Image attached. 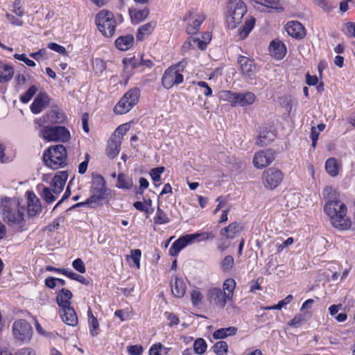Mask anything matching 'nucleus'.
Listing matches in <instances>:
<instances>
[{
  "label": "nucleus",
  "instance_id": "f257e3e1",
  "mask_svg": "<svg viewBox=\"0 0 355 355\" xmlns=\"http://www.w3.org/2000/svg\"><path fill=\"white\" fill-rule=\"evenodd\" d=\"M322 195L326 201L324 211L329 216L333 226L340 230L349 229L351 220L347 216V208L340 200L339 193L332 187L327 186L324 189Z\"/></svg>",
  "mask_w": 355,
  "mask_h": 355
},
{
  "label": "nucleus",
  "instance_id": "f03ea898",
  "mask_svg": "<svg viewBox=\"0 0 355 355\" xmlns=\"http://www.w3.org/2000/svg\"><path fill=\"white\" fill-rule=\"evenodd\" d=\"M24 213L25 203L23 200L6 197L0 201V214L3 221L20 232L27 230Z\"/></svg>",
  "mask_w": 355,
  "mask_h": 355
},
{
  "label": "nucleus",
  "instance_id": "7ed1b4c3",
  "mask_svg": "<svg viewBox=\"0 0 355 355\" xmlns=\"http://www.w3.org/2000/svg\"><path fill=\"white\" fill-rule=\"evenodd\" d=\"M123 21L122 15L114 13L108 10H100L95 17V24L101 34L107 38L112 37L118 25Z\"/></svg>",
  "mask_w": 355,
  "mask_h": 355
},
{
  "label": "nucleus",
  "instance_id": "20e7f679",
  "mask_svg": "<svg viewBox=\"0 0 355 355\" xmlns=\"http://www.w3.org/2000/svg\"><path fill=\"white\" fill-rule=\"evenodd\" d=\"M188 64V59L183 58L166 68L162 77V86L166 89H170L174 86L182 84L184 82L183 73Z\"/></svg>",
  "mask_w": 355,
  "mask_h": 355
},
{
  "label": "nucleus",
  "instance_id": "39448f33",
  "mask_svg": "<svg viewBox=\"0 0 355 355\" xmlns=\"http://www.w3.org/2000/svg\"><path fill=\"white\" fill-rule=\"evenodd\" d=\"M42 159L45 166L53 170L64 168L67 164V148L62 144L51 146L44 151Z\"/></svg>",
  "mask_w": 355,
  "mask_h": 355
},
{
  "label": "nucleus",
  "instance_id": "423d86ee",
  "mask_svg": "<svg viewBox=\"0 0 355 355\" xmlns=\"http://www.w3.org/2000/svg\"><path fill=\"white\" fill-rule=\"evenodd\" d=\"M92 195L85 201L73 205L70 209L92 205L105 200L110 193V190L106 187V182L101 175H97L94 178L90 189Z\"/></svg>",
  "mask_w": 355,
  "mask_h": 355
},
{
  "label": "nucleus",
  "instance_id": "0eeeda50",
  "mask_svg": "<svg viewBox=\"0 0 355 355\" xmlns=\"http://www.w3.org/2000/svg\"><path fill=\"white\" fill-rule=\"evenodd\" d=\"M35 129L46 141L67 143L71 139L70 131L64 125H35Z\"/></svg>",
  "mask_w": 355,
  "mask_h": 355
},
{
  "label": "nucleus",
  "instance_id": "6e6552de",
  "mask_svg": "<svg viewBox=\"0 0 355 355\" xmlns=\"http://www.w3.org/2000/svg\"><path fill=\"white\" fill-rule=\"evenodd\" d=\"M247 6L242 0H229L227 3L225 21L228 28H236L247 13Z\"/></svg>",
  "mask_w": 355,
  "mask_h": 355
},
{
  "label": "nucleus",
  "instance_id": "1a4fd4ad",
  "mask_svg": "<svg viewBox=\"0 0 355 355\" xmlns=\"http://www.w3.org/2000/svg\"><path fill=\"white\" fill-rule=\"evenodd\" d=\"M140 96L141 90L139 87L128 89L114 107V113L116 115H123L129 112L138 104Z\"/></svg>",
  "mask_w": 355,
  "mask_h": 355
},
{
  "label": "nucleus",
  "instance_id": "9d476101",
  "mask_svg": "<svg viewBox=\"0 0 355 355\" xmlns=\"http://www.w3.org/2000/svg\"><path fill=\"white\" fill-rule=\"evenodd\" d=\"M67 123L66 114L60 109H51L34 119L35 125H62Z\"/></svg>",
  "mask_w": 355,
  "mask_h": 355
},
{
  "label": "nucleus",
  "instance_id": "9b49d317",
  "mask_svg": "<svg viewBox=\"0 0 355 355\" xmlns=\"http://www.w3.org/2000/svg\"><path fill=\"white\" fill-rule=\"evenodd\" d=\"M206 19V15L196 8H191L186 12L183 21H187L186 32L189 35L198 33L201 24Z\"/></svg>",
  "mask_w": 355,
  "mask_h": 355
},
{
  "label": "nucleus",
  "instance_id": "f8f14e48",
  "mask_svg": "<svg viewBox=\"0 0 355 355\" xmlns=\"http://www.w3.org/2000/svg\"><path fill=\"white\" fill-rule=\"evenodd\" d=\"M12 332L15 339L26 343L32 337L33 328L26 320L19 319L12 324Z\"/></svg>",
  "mask_w": 355,
  "mask_h": 355
},
{
  "label": "nucleus",
  "instance_id": "ddd939ff",
  "mask_svg": "<svg viewBox=\"0 0 355 355\" xmlns=\"http://www.w3.org/2000/svg\"><path fill=\"white\" fill-rule=\"evenodd\" d=\"M262 178L265 187L272 190L280 184L284 174L279 169L270 167L263 171Z\"/></svg>",
  "mask_w": 355,
  "mask_h": 355
},
{
  "label": "nucleus",
  "instance_id": "4468645a",
  "mask_svg": "<svg viewBox=\"0 0 355 355\" xmlns=\"http://www.w3.org/2000/svg\"><path fill=\"white\" fill-rule=\"evenodd\" d=\"M206 297L210 304L223 309L229 302L228 297L219 287H211L206 293Z\"/></svg>",
  "mask_w": 355,
  "mask_h": 355
},
{
  "label": "nucleus",
  "instance_id": "2eb2a0df",
  "mask_svg": "<svg viewBox=\"0 0 355 355\" xmlns=\"http://www.w3.org/2000/svg\"><path fill=\"white\" fill-rule=\"evenodd\" d=\"M275 158V152L272 149L259 150L254 155L253 164L257 168H263L270 165Z\"/></svg>",
  "mask_w": 355,
  "mask_h": 355
},
{
  "label": "nucleus",
  "instance_id": "dca6fc26",
  "mask_svg": "<svg viewBox=\"0 0 355 355\" xmlns=\"http://www.w3.org/2000/svg\"><path fill=\"white\" fill-rule=\"evenodd\" d=\"M237 63L242 75L249 78L255 75L257 67L253 59L240 55L237 58Z\"/></svg>",
  "mask_w": 355,
  "mask_h": 355
},
{
  "label": "nucleus",
  "instance_id": "f3484780",
  "mask_svg": "<svg viewBox=\"0 0 355 355\" xmlns=\"http://www.w3.org/2000/svg\"><path fill=\"white\" fill-rule=\"evenodd\" d=\"M27 213L29 216L33 217L38 215L42 211L40 199L33 191L26 192Z\"/></svg>",
  "mask_w": 355,
  "mask_h": 355
},
{
  "label": "nucleus",
  "instance_id": "a211bd4d",
  "mask_svg": "<svg viewBox=\"0 0 355 355\" xmlns=\"http://www.w3.org/2000/svg\"><path fill=\"white\" fill-rule=\"evenodd\" d=\"M285 30L292 37L301 40L306 36V29L303 25L297 21H288L285 26Z\"/></svg>",
  "mask_w": 355,
  "mask_h": 355
},
{
  "label": "nucleus",
  "instance_id": "6ab92c4d",
  "mask_svg": "<svg viewBox=\"0 0 355 355\" xmlns=\"http://www.w3.org/2000/svg\"><path fill=\"white\" fill-rule=\"evenodd\" d=\"M50 103V98L46 93L40 92L30 106L31 111L34 114H40Z\"/></svg>",
  "mask_w": 355,
  "mask_h": 355
},
{
  "label": "nucleus",
  "instance_id": "aec40b11",
  "mask_svg": "<svg viewBox=\"0 0 355 355\" xmlns=\"http://www.w3.org/2000/svg\"><path fill=\"white\" fill-rule=\"evenodd\" d=\"M270 55L276 60H282L287 53L285 44L279 40H272L269 45Z\"/></svg>",
  "mask_w": 355,
  "mask_h": 355
},
{
  "label": "nucleus",
  "instance_id": "412c9836",
  "mask_svg": "<svg viewBox=\"0 0 355 355\" xmlns=\"http://www.w3.org/2000/svg\"><path fill=\"white\" fill-rule=\"evenodd\" d=\"M60 316L66 324L71 327H76L78 324V318L73 307L69 306L64 309H60Z\"/></svg>",
  "mask_w": 355,
  "mask_h": 355
},
{
  "label": "nucleus",
  "instance_id": "4be33fe9",
  "mask_svg": "<svg viewBox=\"0 0 355 355\" xmlns=\"http://www.w3.org/2000/svg\"><path fill=\"white\" fill-rule=\"evenodd\" d=\"M67 178L68 173L67 171H60L53 177L51 186L55 195H58L62 191Z\"/></svg>",
  "mask_w": 355,
  "mask_h": 355
},
{
  "label": "nucleus",
  "instance_id": "5701e85b",
  "mask_svg": "<svg viewBox=\"0 0 355 355\" xmlns=\"http://www.w3.org/2000/svg\"><path fill=\"white\" fill-rule=\"evenodd\" d=\"M243 230V225L237 222H233L228 226L222 228L220 234L227 239H233L235 236Z\"/></svg>",
  "mask_w": 355,
  "mask_h": 355
},
{
  "label": "nucleus",
  "instance_id": "b1692460",
  "mask_svg": "<svg viewBox=\"0 0 355 355\" xmlns=\"http://www.w3.org/2000/svg\"><path fill=\"white\" fill-rule=\"evenodd\" d=\"M135 42V37L132 34H127L118 37L114 44L117 49L125 51L131 49Z\"/></svg>",
  "mask_w": 355,
  "mask_h": 355
},
{
  "label": "nucleus",
  "instance_id": "393cba45",
  "mask_svg": "<svg viewBox=\"0 0 355 355\" xmlns=\"http://www.w3.org/2000/svg\"><path fill=\"white\" fill-rule=\"evenodd\" d=\"M73 294L67 288H62L59 291L56 296V302L60 309H64L71 306V300Z\"/></svg>",
  "mask_w": 355,
  "mask_h": 355
},
{
  "label": "nucleus",
  "instance_id": "a878e982",
  "mask_svg": "<svg viewBox=\"0 0 355 355\" xmlns=\"http://www.w3.org/2000/svg\"><path fill=\"white\" fill-rule=\"evenodd\" d=\"M191 245L187 234L179 237L175 240L169 249V254L172 257H176L187 245Z\"/></svg>",
  "mask_w": 355,
  "mask_h": 355
},
{
  "label": "nucleus",
  "instance_id": "bb28decb",
  "mask_svg": "<svg viewBox=\"0 0 355 355\" xmlns=\"http://www.w3.org/2000/svg\"><path fill=\"white\" fill-rule=\"evenodd\" d=\"M191 244L200 243L207 241H213L215 238V233L210 232H197L193 234H187Z\"/></svg>",
  "mask_w": 355,
  "mask_h": 355
},
{
  "label": "nucleus",
  "instance_id": "cd10ccee",
  "mask_svg": "<svg viewBox=\"0 0 355 355\" xmlns=\"http://www.w3.org/2000/svg\"><path fill=\"white\" fill-rule=\"evenodd\" d=\"M171 291L176 297H182L186 293L187 286L182 278L175 277L171 282Z\"/></svg>",
  "mask_w": 355,
  "mask_h": 355
},
{
  "label": "nucleus",
  "instance_id": "c85d7f7f",
  "mask_svg": "<svg viewBox=\"0 0 355 355\" xmlns=\"http://www.w3.org/2000/svg\"><path fill=\"white\" fill-rule=\"evenodd\" d=\"M276 137L275 131L265 128L260 131V135L257 139L256 144L259 146H267Z\"/></svg>",
  "mask_w": 355,
  "mask_h": 355
},
{
  "label": "nucleus",
  "instance_id": "c756f323",
  "mask_svg": "<svg viewBox=\"0 0 355 355\" xmlns=\"http://www.w3.org/2000/svg\"><path fill=\"white\" fill-rule=\"evenodd\" d=\"M14 67L0 60V83L9 82L13 77Z\"/></svg>",
  "mask_w": 355,
  "mask_h": 355
},
{
  "label": "nucleus",
  "instance_id": "7c9ffc66",
  "mask_svg": "<svg viewBox=\"0 0 355 355\" xmlns=\"http://www.w3.org/2000/svg\"><path fill=\"white\" fill-rule=\"evenodd\" d=\"M256 19L252 16L246 17L243 26L238 29V35L240 40L245 39L254 27Z\"/></svg>",
  "mask_w": 355,
  "mask_h": 355
},
{
  "label": "nucleus",
  "instance_id": "2f4dec72",
  "mask_svg": "<svg viewBox=\"0 0 355 355\" xmlns=\"http://www.w3.org/2000/svg\"><path fill=\"white\" fill-rule=\"evenodd\" d=\"M257 99L255 94L251 92L237 93L236 106L244 107L253 104Z\"/></svg>",
  "mask_w": 355,
  "mask_h": 355
},
{
  "label": "nucleus",
  "instance_id": "473e14b6",
  "mask_svg": "<svg viewBox=\"0 0 355 355\" xmlns=\"http://www.w3.org/2000/svg\"><path fill=\"white\" fill-rule=\"evenodd\" d=\"M156 25V21H150L141 26L138 28L136 35L137 40L143 41L146 37L151 35L154 31Z\"/></svg>",
  "mask_w": 355,
  "mask_h": 355
},
{
  "label": "nucleus",
  "instance_id": "72a5a7b5",
  "mask_svg": "<svg viewBox=\"0 0 355 355\" xmlns=\"http://www.w3.org/2000/svg\"><path fill=\"white\" fill-rule=\"evenodd\" d=\"M207 46V42H205L200 38L189 37L188 39L184 42L182 49L183 51H188L191 48H194L195 46L198 47L199 49L203 51L205 50Z\"/></svg>",
  "mask_w": 355,
  "mask_h": 355
},
{
  "label": "nucleus",
  "instance_id": "f704fd0d",
  "mask_svg": "<svg viewBox=\"0 0 355 355\" xmlns=\"http://www.w3.org/2000/svg\"><path fill=\"white\" fill-rule=\"evenodd\" d=\"M129 14L133 24H139L147 18L149 14L148 8L139 10L137 8H129Z\"/></svg>",
  "mask_w": 355,
  "mask_h": 355
},
{
  "label": "nucleus",
  "instance_id": "c9c22d12",
  "mask_svg": "<svg viewBox=\"0 0 355 355\" xmlns=\"http://www.w3.org/2000/svg\"><path fill=\"white\" fill-rule=\"evenodd\" d=\"M236 286V282L233 278H227L226 279L223 284V293H225L226 296L229 299V302H233V297L234 290Z\"/></svg>",
  "mask_w": 355,
  "mask_h": 355
},
{
  "label": "nucleus",
  "instance_id": "e433bc0d",
  "mask_svg": "<svg viewBox=\"0 0 355 355\" xmlns=\"http://www.w3.org/2000/svg\"><path fill=\"white\" fill-rule=\"evenodd\" d=\"M88 324L89 328V334L92 337H95L99 334L100 328L99 323L96 317H95L92 313V311L89 308L87 311Z\"/></svg>",
  "mask_w": 355,
  "mask_h": 355
},
{
  "label": "nucleus",
  "instance_id": "4c0bfd02",
  "mask_svg": "<svg viewBox=\"0 0 355 355\" xmlns=\"http://www.w3.org/2000/svg\"><path fill=\"white\" fill-rule=\"evenodd\" d=\"M121 144V141H116L112 139H110L106 148L107 156L111 159L116 157L120 152Z\"/></svg>",
  "mask_w": 355,
  "mask_h": 355
},
{
  "label": "nucleus",
  "instance_id": "58836bf2",
  "mask_svg": "<svg viewBox=\"0 0 355 355\" xmlns=\"http://www.w3.org/2000/svg\"><path fill=\"white\" fill-rule=\"evenodd\" d=\"M116 187L119 189L129 190L133 187L132 180L125 173H120L117 175Z\"/></svg>",
  "mask_w": 355,
  "mask_h": 355
},
{
  "label": "nucleus",
  "instance_id": "ea45409f",
  "mask_svg": "<svg viewBox=\"0 0 355 355\" xmlns=\"http://www.w3.org/2000/svg\"><path fill=\"white\" fill-rule=\"evenodd\" d=\"M237 329L235 327L220 328L213 333V338L216 340L224 339L227 336H234L236 334Z\"/></svg>",
  "mask_w": 355,
  "mask_h": 355
},
{
  "label": "nucleus",
  "instance_id": "a19ab883",
  "mask_svg": "<svg viewBox=\"0 0 355 355\" xmlns=\"http://www.w3.org/2000/svg\"><path fill=\"white\" fill-rule=\"evenodd\" d=\"M339 165L338 161L334 157H330L325 162V170L331 177H336L339 173Z\"/></svg>",
  "mask_w": 355,
  "mask_h": 355
},
{
  "label": "nucleus",
  "instance_id": "79ce46f5",
  "mask_svg": "<svg viewBox=\"0 0 355 355\" xmlns=\"http://www.w3.org/2000/svg\"><path fill=\"white\" fill-rule=\"evenodd\" d=\"M236 92L230 90H223L220 92L219 98L223 101L229 102L232 107H236Z\"/></svg>",
  "mask_w": 355,
  "mask_h": 355
},
{
  "label": "nucleus",
  "instance_id": "37998d69",
  "mask_svg": "<svg viewBox=\"0 0 355 355\" xmlns=\"http://www.w3.org/2000/svg\"><path fill=\"white\" fill-rule=\"evenodd\" d=\"M234 266V259L232 255H226L220 263V270L223 272H230Z\"/></svg>",
  "mask_w": 355,
  "mask_h": 355
},
{
  "label": "nucleus",
  "instance_id": "c03bdc74",
  "mask_svg": "<svg viewBox=\"0 0 355 355\" xmlns=\"http://www.w3.org/2000/svg\"><path fill=\"white\" fill-rule=\"evenodd\" d=\"M154 223L156 225H164L170 222V218L159 207H157L155 216L153 217Z\"/></svg>",
  "mask_w": 355,
  "mask_h": 355
},
{
  "label": "nucleus",
  "instance_id": "a18cd8bd",
  "mask_svg": "<svg viewBox=\"0 0 355 355\" xmlns=\"http://www.w3.org/2000/svg\"><path fill=\"white\" fill-rule=\"evenodd\" d=\"M293 300V296L292 295H287L284 299L280 300L277 304L272 306H267L261 307L263 310H279L282 307L286 306L290 304Z\"/></svg>",
  "mask_w": 355,
  "mask_h": 355
},
{
  "label": "nucleus",
  "instance_id": "49530a36",
  "mask_svg": "<svg viewBox=\"0 0 355 355\" xmlns=\"http://www.w3.org/2000/svg\"><path fill=\"white\" fill-rule=\"evenodd\" d=\"M212 349L216 355H225L228 352V345L225 341L220 340L212 346Z\"/></svg>",
  "mask_w": 355,
  "mask_h": 355
},
{
  "label": "nucleus",
  "instance_id": "de8ad7c7",
  "mask_svg": "<svg viewBox=\"0 0 355 355\" xmlns=\"http://www.w3.org/2000/svg\"><path fill=\"white\" fill-rule=\"evenodd\" d=\"M38 87L35 85L31 86L28 89L21 95L19 100L22 103H28L34 95L37 92Z\"/></svg>",
  "mask_w": 355,
  "mask_h": 355
},
{
  "label": "nucleus",
  "instance_id": "09e8293b",
  "mask_svg": "<svg viewBox=\"0 0 355 355\" xmlns=\"http://www.w3.org/2000/svg\"><path fill=\"white\" fill-rule=\"evenodd\" d=\"M207 348L206 341L201 338H197L193 343L194 352L198 354H204Z\"/></svg>",
  "mask_w": 355,
  "mask_h": 355
},
{
  "label": "nucleus",
  "instance_id": "8fccbe9b",
  "mask_svg": "<svg viewBox=\"0 0 355 355\" xmlns=\"http://www.w3.org/2000/svg\"><path fill=\"white\" fill-rule=\"evenodd\" d=\"M11 12L19 17H22L24 15L25 10L21 0H15L13 1Z\"/></svg>",
  "mask_w": 355,
  "mask_h": 355
},
{
  "label": "nucleus",
  "instance_id": "3c124183",
  "mask_svg": "<svg viewBox=\"0 0 355 355\" xmlns=\"http://www.w3.org/2000/svg\"><path fill=\"white\" fill-rule=\"evenodd\" d=\"M203 295L198 288L193 289L191 293V300L193 306H198L202 301Z\"/></svg>",
  "mask_w": 355,
  "mask_h": 355
},
{
  "label": "nucleus",
  "instance_id": "603ef678",
  "mask_svg": "<svg viewBox=\"0 0 355 355\" xmlns=\"http://www.w3.org/2000/svg\"><path fill=\"white\" fill-rule=\"evenodd\" d=\"M343 32L348 37L355 38V23L352 21L345 23Z\"/></svg>",
  "mask_w": 355,
  "mask_h": 355
},
{
  "label": "nucleus",
  "instance_id": "864d4df0",
  "mask_svg": "<svg viewBox=\"0 0 355 355\" xmlns=\"http://www.w3.org/2000/svg\"><path fill=\"white\" fill-rule=\"evenodd\" d=\"M304 321L305 316L303 314L297 313L288 322V325L291 327L297 328L300 327Z\"/></svg>",
  "mask_w": 355,
  "mask_h": 355
},
{
  "label": "nucleus",
  "instance_id": "5fc2aeb1",
  "mask_svg": "<svg viewBox=\"0 0 355 355\" xmlns=\"http://www.w3.org/2000/svg\"><path fill=\"white\" fill-rule=\"evenodd\" d=\"M53 193H54L52 189L48 187H44L41 195L46 202L51 203L56 199V197Z\"/></svg>",
  "mask_w": 355,
  "mask_h": 355
},
{
  "label": "nucleus",
  "instance_id": "6e6d98bb",
  "mask_svg": "<svg viewBox=\"0 0 355 355\" xmlns=\"http://www.w3.org/2000/svg\"><path fill=\"white\" fill-rule=\"evenodd\" d=\"M164 170L165 168L164 166H159L151 169L150 175L154 182L160 181L161 174L164 173Z\"/></svg>",
  "mask_w": 355,
  "mask_h": 355
},
{
  "label": "nucleus",
  "instance_id": "4d7b16f0",
  "mask_svg": "<svg viewBox=\"0 0 355 355\" xmlns=\"http://www.w3.org/2000/svg\"><path fill=\"white\" fill-rule=\"evenodd\" d=\"M164 316L168 321V326L171 327L177 326L180 323L179 317L173 313L166 311L164 313Z\"/></svg>",
  "mask_w": 355,
  "mask_h": 355
},
{
  "label": "nucleus",
  "instance_id": "13d9d810",
  "mask_svg": "<svg viewBox=\"0 0 355 355\" xmlns=\"http://www.w3.org/2000/svg\"><path fill=\"white\" fill-rule=\"evenodd\" d=\"M6 18L13 26H22L24 25V21L20 19L21 17H17L16 15L7 12L6 14Z\"/></svg>",
  "mask_w": 355,
  "mask_h": 355
},
{
  "label": "nucleus",
  "instance_id": "bf43d9fd",
  "mask_svg": "<svg viewBox=\"0 0 355 355\" xmlns=\"http://www.w3.org/2000/svg\"><path fill=\"white\" fill-rule=\"evenodd\" d=\"M73 268L78 272L84 274L86 272V268L84 262L80 258H77L72 262Z\"/></svg>",
  "mask_w": 355,
  "mask_h": 355
},
{
  "label": "nucleus",
  "instance_id": "052dcab7",
  "mask_svg": "<svg viewBox=\"0 0 355 355\" xmlns=\"http://www.w3.org/2000/svg\"><path fill=\"white\" fill-rule=\"evenodd\" d=\"M193 83L196 84L199 87H201L204 89L203 94L205 96L209 97L212 96V89L209 86L207 83H206L205 81H198L196 83L193 81Z\"/></svg>",
  "mask_w": 355,
  "mask_h": 355
},
{
  "label": "nucleus",
  "instance_id": "680f3d73",
  "mask_svg": "<svg viewBox=\"0 0 355 355\" xmlns=\"http://www.w3.org/2000/svg\"><path fill=\"white\" fill-rule=\"evenodd\" d=\"M264 5L270 8L275 9L276 10L283 11V8L280 5L279 0H263Z\"/></svg>",
  "mask_w": 355,
  "mask_h": 355
},
{
  "label": "nucleus",
  "instance_id": "e2e57ef3",
  "mask_svg": "<svg viewBox=\"0 0 355 355\" xmlns=\"http://www.w3.org/2000/svg\"><path fill=\"white\" fill-rule=\"evenodd\" d=\"M123 63L126 67L130 66L132 69H136L141 66L140 61H138V60H137L135 57L124 58L123 60Z\"/></svg>",
  "mask_w": 355,
  "mask_h": 355
},
{
  "label": "nucleus",
  "instance_id": "0e129e2a",
  "mask_svg": "<svg viewBox=\"0 0 355 355\" xmlns=\"http://www.w3.org/2000/svg\"><path fill=\"white\" fill-rule=\"evenodd\" d=\"M143 347L140 345H130L127 347V352L130 355H141Z\"/></svg>",
  "mask_w": 355,
  "mask_h": 355
},
{
  "label": "nucleus",
  "instance_id": "69168bd1",
  "mask_svg": "<svg viewBox=\"0 0 355 355\" xmlns=\"http://www.w3.org/2000/svg\"><path fill=\"white\" fill-rule=\"evenodd\" d=\"M48 48L62 55L67 54V50L64 46H61L55 42H51L48 44Z\"/></svg>",
  "mask_w": 355,
  "mask_h": 355
},
{
  "label": "nucleus",
  "instance_id": "338daca9",
  "mask_svg": "<svg viewBox=\"0 0 355 355\" xmlns=\"http://www.w3.org/2000/svg\"><path fill=\"white\" fill-rule=\"evenodd\" d=\"M14 58L18 60L24 62L28 67H35L36 64L33 60L28 58L26 57V55L24 53H22V54L15 53L14 55Z\"/></svg>",
  "mask_w": 355,
  "mask_h": 355
},
{
  "label": "nucleus",
  "instance_id": "774afa93",
  "mask_svg": "<svg viewBox=\"0 0 355 355\" xmlns=\"http://www.w3.org/2000/svg\"><path fill=\"white\" fill-rule=\"evenodd\" d=\"M114 315L120 319L121 322L125 321L130 318V312L123 309L115 311Z\"/></svg>",
  "mask_w": 355,
  "mask_h": 355
}]
</instances>
